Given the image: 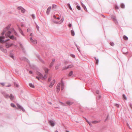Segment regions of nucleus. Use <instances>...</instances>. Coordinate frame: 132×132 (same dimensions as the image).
Returning <instances> with one entry per match:
<instances>
[{"mask_svg": "<svg viewBox=\"0 0 132 132\" xmlns=\"http://www.w3.org/2000/svg\"><path fill=\"white\" fill-rule=\"evenodd\" d=\"M9 97L11 100H12L14 98V96L12 94H11Z\"/></svg>", "mask_w": 132, "mask_h": 132, "instance_id": "18", "label": "nucleus"}, {"mask_svg": "<svg viewBox=\"0 0 132 132\" xmlns=\"http://www.w3.org/2000/svg\"><path fill=\"white\" fill-rule=\"evenodd\" d=\"M13 30L14 31V34L17 36V33L14 30V29H13Z\"/></svg>", "mask_w": 132, "mask_h": 132, "instance_id": "45", "label": "nucleus"}, {"mask_svg": "<svg viewBox=\"0 0 132 132\" xmlns=\"http://www.w3.org/2000/svg\"><path fill=\"white\" fill-rule=\"evenodd\" d=\"M100 122V121H92V122L93 123H97L99 122Z\"/></svg>", "mask_w": 132, "mask_h": 132, "instance_id": "22", "label": "nucleus"}, {"mask_svg": "<svg viewBox=\"0 0 132 132\" xmlns=\"http://www.w3.org/2000/svg\"><path fill=\"white\" fill-rule=\"evenodd\" d=\"M127 126L129 128H130V127L129 125V124L128 123H127Z\"/></svg>", "mask_w": 132, "mask_h": 132, "instance_id": "58", "label": "nucleus"}, {"mask_svg": "<svg viewBox=\"0 0 132 132\" xmlns=\"http://www.w3.org/2000/svg\"><path fill=\"white\" fill-rule=\"evenodd\" d=\"M45 70L46 73H47L48 71V70L47 68H45Z\"/></svg>", "mask_w": 132, "mask_h": 132, "instance_id": "33", "label": "nucleus"}, {"mask_svg": "<svg viewBox=\"0 0 132 132\" xmlns=\"http://www.w3.org/2000/svg\"><path fill=\"white\" fill-rule=\"evenodd\" d=\"M73 67V65L72 64L69 65L67 67H65L64 69H67L68 68H71Z\"/></svg>", "mask_w": 132, "mask_h": 132, "instance_id": "10", "label": "nucleus"}, {"mask_svg": "<svg viewBox=\"0 0 132 132\" xmlns=\"http://www.w3.org/2000/svg\"><path fill=\"white\" fill-rule=\"evenodd\" d=\"M110 45H111V46H113L114 45V43H112V42L110 43Z\"/></svg>", "mask_w": 132, "mask_h": 132, "instance_id": "42", "label": "nucleus"}, {"mask_svg": "<svg viewBox=\"0 0 132 132\" xmlns=\"http://www.w3.org/2000/svg\"><path fill=\"white\" fill-rule=\"evenodd\" d=\"M96 93L97 94H99V90H97L96 91Z\"/></svg>", "mask_w": 132, "mask_h": 132, "instance_id": "49", "label": "nucleus"}, {"mask_svg": "<svg viewBox=\"0 0 132 132\" xmlns=\"http://www.w3.org/2000/svg\"><path fill=\"white\" fill-rule=\"evenodd\" d=\"M39 60L41 62H42L43 63H44V61L42 59L39 58Z\"/></svg>", "mask_w": 132, "mask_h": 132, "instance_id": "38", "label": "nucleus"}, {"mask_svg": "<svg viewBox=\"0 0 132 132\" xmlns=\"http://www.w3.org/2000/svg\"><path fill=\"white\" fill-rule=\"evenodd\" d=\"M31 42L34 44H36L37 43V40H33Z\"/></svg>", "mask_w": 132, "mask_h": 132, "instance_id": "21", "label": "nucleus"}, {"mask_svg": "<svg viewBox=\"0 0 132 132\" xmlns=\"http://www.w3.org/2000/svg\"><path fill=\"white\" fill-rule=\"evenodd\" d=\"M84 9L85 10H86V11H87V9L86 8V6L84 8Z\"/></svg>", "mask_w": 132, "mask_h": 132, "instance_id": "55", "label": "nucleus"}, {"mask_svg": "<svg viewBox=\"0 0 132 132\" xmlns=\"http://www.w3.org/2000/svg\"><path fill=\"white\" fill-rule=\"evenodd\" d=\"M17 9L18 10H20L21 12L23 13H24L25 12V9L23 8L22 6H20L18 7Z\"/></svg>", "mask_w": 132, "mask_h": 132, "instance_id": "2", "label": "nucleus"}, {"mask_svg": "<svg viewBox=\"0 0 132 132\" xmlns=\"http://www.w3.org/2000/svg\"><path fill=\"white\" fill-rule=\"evenodd\" d=\"M60 66V64L57 65L56 66H55V69H57L58 68V67Z\"/></svg>", "mask_w": 132, "mask_h": 132, "instance_id": "34", "label": "nucleus"}, {"mask_svg": "<svg viewBox=\"0 0 132 132\" xmlns=\"http://www.w3.org/2000/svg\"><path fill=\"white\" fill-rule=\"evenodd\" d=\"M76 45L77 48V49L78 50L79 52H80V50L79 49V48L78 47V46L76 44Z\"/></svg>", "mask_w": 132, "mask_h": 132, "instance_id": "40", "label": "nucleus"}, {"mask_svg": "<svg viewBox=\"0 0 132 132\" xmlns=\"http://www.w3.org/2000/svg\"><path fill=\"white\" fill-rule=\"evenodd\" d=\"M13 45V44H9L7 43L6 44V48H9V47H11V46H12Z\"/></svg>", "mask_w": 132, "mask_h": 132, "instance_id": "13", "label": "nucleus"}, {"mask_svg": "<svg viewBox=\"0 0 132 132\" xmlns=\"http://www.w3.org/2000/svg\"><path fill=\"white\" fill-rule=\"evenodd\" d=\"M36 28L37 29H38L39 28V27L38 26H37Z\"/></svg>", "mask_w": 132, "mask_h": 132, "instance_id": "63", "label": "nucleus"}, {"mask_svg": "<svg viewBox=\"0 0 132 132\" xmlns=\"http://www.w3.org/2000/svg\"><path fill=\"white\" fill-rule=\"evenodd\" d=\"M11 39H12L14 40H16V38L15 37H14L13 35H12L11 36L9 37Z\"/></svg>", "mask_w": 132, "mask_h": 132, "instance_id": "19", "label": "nucleus"}, {"mask_svg": "<svg viewBox=\"0 0 132 132\" xmlns=\"http://www.w3.org/2000/svg\"><path fill=\"white\" fill-rule=\"evenodd\" d=\"M1 85H2L4 86V83H1Z\"/></svg>", "mask_w": 132, "mask_h": 132, "instance_id": "62", "label": "nucleus"}, {"mask_svg": "<svg viewBox=\"0 0 132 132\" xmlns=\"http://www.w3.org/2000/svg\"><path fill=\"white\" fill-rule=\"evenodd\" d=\"M61 85V83H58L56 86V89H57V91L59 92L60 89V86Z\"/></svg>", "mask_w": 132, "mask_h": 132, "instance_id": "3", "label": "nucleus"}, {"mask_svg": "<svg viewBox=\"0 0 132 132\" xmlns=\"http://www.w3.org/2000/svg\"><path fill=\"white\" fill-rule=\"evenodd\" d=\"M95 60L96 61V63L97 64H98V59H96V57H95Z\"/></svg>", "mask_w": 132, "mask_h": 132, "instance_id": "31", "label": "nucleus"}, {"mask_svg": "<svg viewBox=\"0 0 132 132\" xmlns=\"http://www.w3.org/2000/svg\"><path fill=\"white\" fill-rule=\"evenodd\" d=\"M51 8V6H50L47 9L46 11V13L47 14H48L49 13Z\"/></svg>", "mask_w": 132, "mask_h": 132, "instance_id": "12", "label": "nucleus"}, {"mask_svg": "<svg viewBox=\"0 0 132 132\" xmlns=\"http://www.w3.org/2000/svg\"><path fill=\"white\" fill-rule=\"evenodd\" d=\"M29 73L30 74H32V71H29Z\"/></svg>", "mask_w": 132, "mask_h": 132, "instance_id": "54", "label": "nucleus"}, {"mask_svg": "<svg viewBox=\"0 0 132 132\" xmlns=\"http://www.w3.org/2000/svg\"><path fill=\"white\" fill-rule=\"evenodd\" d=\"M88 123L89 124V125H90V126H92V124H91V122H88Z\"/></svg>", "mask_w": 132, "mask_h": 132, "instance_id": "53", "label": "nucleus"}, {"mask_svg": "<svg viewBox=\"0 0 132 132\" xmlns=\"http://www.w3.org/2000/svg\"><path fill=\"white\" fill-rule=\"evenodd\" d=\"M11 106L13 107H16L15 105L13 103H12L11 104Z\"/></svg>", "mask_w": 132, "mask_h": 132, "instance_id": "28", "label": "nucleus"}, {"mask_svg": "<svg viewBox=\"0 0 132 132\" xmlns=\"http://www.w3.org/2000/svg\"><path fill=\"white\" fill-rule=\"evenodd\" d=\"M68 6L69 7V9L71 10H72V8L70 6V4L69 3L68 4Z\"/></svg>", "mask_w": 132, "mask_h": 132, "instance_id": "29", "label": "nucleus"}, {"mask_svg": "<svg viewBox=\"0 0 132 132\" xmlns=\"http://www.w3.org/2000/svg\"><path fill=\"white\" fill-rule=\"evenodd\" d=\"M53 22L56 24H59L61 23L60 22H57L55 21H53Z\"/></svg>", "mask_w": 132, "mask_h": 132, "instance_id": "25", "label": "nucleus"}, {"mask_svg": "<svg viewBox=\"0 0 132 132\" xmlns=\"http://www.w3.org/2000/svg\"><path fill=\"white\" fill-rule=\"evenodd\" d=\"M115 105L116 106L117 108H118L119 107V105L117 104H115Z\"/></svg>", "mask_w": 132, "mask_h": 132, "instance_id": "43", "label": "nucleus"}, {"mask_svg": "<svg viewBox=\"0 0 132 132\" xmlns=\"http://www.w3.org/2000/svg\"><path fill=\"white\" fill-rule=\"evenodd\" d=\"M55 82V80H54L49 85V86L50 88H51L53 86V85Z\"/></svg>", "mask_w": 132, "mask_h": 132, "instance_id": "4", "label": "nucleus"}, {"mask_svg": "<svg viewBox=\"0 0 132 132\" xmlns=\"http://www.w3.org/2000/svg\"><path fill=\"white\" fill-rule=\"evenodd\" d=\"M49 123L50 125L52 126H54V125L55 123L53 121L50 120L49 121Z\"/></svg>", "mask_w": 132, "mask_h": 132, "instance_id": "8", "label": "nucleus"}, {"mask_svg": "<svg viewBox=\"0 0 132 132\" xmlns=\"http://www.w3.org/2000/svg\"><path fill=\"white\" fill-rule=\"evenodd\" d=\"M14 85L16 86V87H17L18 86V85L15 83H14Z\"/></svg>", "mask_w": 132, "mask_h": 132, "instance_id": "50", "label": "nucleus"}, {"mask_svg": "<svg viewBox=\"0 0 132 132\" xmlns=\"http://www.w3.org/2000/svg\"><path fill=\"white\" fill-rule=\"evenodd\" d=\"M39 76V77L37 76L36 77V78L37 79H38L39 80L40 79H42V78L40 77V76Z\"/></svg>", "mask_w": 132, "mask_h": 132, "instance_id": "32", "label": "nucleus"}, {"mask_svg": "<svg viewBox=\"0 0 132 132\" xmlns=\"http://www.w3.org/2000/svg\"><path fill=\"white\" fill-rule=\"evenodd\" d=\"M81 4H82V6L83 7V8L85 6H85V5L84 4H83L82 3H81Z\"/></svg>", "mask_w": 132, "mask_h": 132, "instance_id": "48", "label": "nucleus"}, {"mask_svg": "<svg viewBox=\"0 0 132 132\" xmlns=\"http://www.w3.org/2000/svg\"><path fill=\"white\" fill-rule=\"evenodd\" d=\"M61 90H62L64 88V84L62 81H61Z\"/></svg>", "mask_w": 132, "mask_h": 132, "instance_id": "14", "label": "nucleus"}, {"mask_svg": "<svg viewBox=\"0 0 132 132\" xmlns=\"http://www.w3.org/2000/svg\"><path fill=\"white\" fill-rule=\"evenodd\" d=\"M32 16L33 19H35V16L34 14H32Z\"/></svg>", "mask_w": 132, "mask_h": 132, "instance_id": "36", "label": "nucleus"}, {"mask_svg": "<svg viewBox=\"0 0 132 132\" xmlns=\"http://www.w3.org/2000/svg\"><path fill=\"white\" fill-rule=\"evenodd\" d=\"M30 39L31 41V42L33 39H32V38L31 37L30 38Z\"/></svg>", "mask_w": 132, "mask_h": 132, "instance_id": "57", "label": "nucleus"}, {"mask_svg": "<svg viewBox=\"0 0 132 132\" xmlns=\"http://www.w3.org/2000/svg\"><path fill=\"white\" fill-rule=\"evenodd\" d=\"M18 29H19V31L21 33V34L23 36H24V34L23 33V32L21 30V29L20 28H19Z\"/></svg>", "mask_w": 132, "mask_h": 132, "instance_id": "16", "label": "nucleus"}, {"mask_svg": "<svg viewBox=\"0 0 132 132\" xmlns=\"http://www.w3.org/2000/svg\"><path fill=\"white\" fill-rule=\"evenodd\" d=\"M0 49L2 52L4 53H6L7 52L6 50L4 49L1 46H0Z\"/></svg>", "mask_w": 132, "mask_h": 132, "instance_id": "6", "label": "nucleus"}, {"mask_svg": "<svg viewBox=\"0 0 132 132\" xmlns=\"http://www.w3.org/2000/svg\"><path fill=\"white\" fill-rule=\"evenodd\" d=\"M123 96L125 99V100H127L126 97L125 96V95H123Z\"/></svg>", "mask_w": 132, "mask_h": 132, "instance_id": "37", "label": "nucleus"}, {"mask_svg": "<svg viewBox=\"0 0 132 132\" xmlns=\"http://www.w3.org/2000/svg\"><path fill=\"white\" fill-rule=\"evenodd\" d=\"M51 78H49L48 79V81H50L51 80Z\"/></svg>", "mask_w": 132, "mask_h": 132, "instance_id": "61", "label": "nucleus"}, {"mask_svg": "<svg viewBox=\"0 0 132 132\" xmlns=\"http://www.w3.org/2000/svg\"><path fill=\"white\" fill-rule=\"evenodd\" d=\"M11 32L10 31H8L5 34V36L6 37H9L10 36V35L11 34Z\"/></svg>", "mask_w": 132, "mask_h": 132, "instance_id": "11", "label": "nucleus"}, {"mask_svg": "<svg viewBox=\"0 0 132 132\" xmlns=\"http://www.w3.org/2000/svg\"><path fill=\"white\" fill-rule=\"evenodd\" d=\"M85 119H86V121L88 122H88H89V121H88L87 120V119L86 118H85Z\"/></svg>", "mask_w": 132, "mask_h": 132, "instance_id": "60", "label": "nucleus"}, {"mask_svg": "<svg viewBox=\"0 0 132 132\" xmlns=\"http://www.w3.org/2000/svg\"><path fill=\"white\" fill-rule=\"evenodd\" d=\"M36 74L38 76H40V77L42 78V79L43 80L44 79H45L47 78L46 75V74H45L44 76L41 73L39 72H37Z\"/></svg>", "mask_w": 132, "mask_h": 132, "instance_id": "1", "label": "nucleus"}, {"mask_svg": "<svg viewBox=\"0 0 132 132\" xmlns=\"http://www.w3.org/2000/svg\"><path fill=\"white\" fill-rule=\"evenodd\" d=\"M123 39L126 40H127L128 39V37L125 35L123 36Z\"/></svg>", "mask_w": 132, "mask_h": 132, "instance_id": "24", "label": "nucleus"}, {"mask_svg": "<svg viewBox=\"0 0 132 132\" xmlns=\"http://www.w3.org/2000/svg\"><path fill=\"white\" fill-rule=\"evenodd\" d=\"M71 57H72L73 58H75V56L73 54H71Z\"/></svg>", "mask_w": 132, "mask_h": 132, "instance_id": "41", "label": "nucleus"}, {"mask_svg": "<svg viewBox=\"0 0 132 132\" xmlns=\"http://www.w3.org/2000/svg\"><path fill=\"white\" fill-rule=\"evenodd\" d=\"M17 106L18 108L20 109H21L22 111H24V110L23 108L22 107L21 105H20L17 104Z\"/></svg>", "mask_w": 132, "mask_h": 132, "instance_id": "9", "label": "nucleus"}, {"mask_svg": "<svg viewBox=\"0 0 132 132\" xmlns=\"http://www.w3.org/2000/svg\"><path fill=\"white\" fill-rule=\"evenodd\" d=\"M1 37V39H4L5 38V37L4 36H2Z\"/></svg>", "mask_w": 132, "mask_h": 132, "instance_id": "46", "label": "nucleus"}, {"mask_svg": "<svg viewBox=\"0 0 132 132\" xmlns=\"http://www.w3.org/2000/svg\"><path fill=\"white\" fill-rule=\"evenodd\" d=\"M72 25L71 24H69L68 25V26L69 27H70Z\"/></svg>", "mask_w": 132, "mask_h": 132, "instance_id": "51", "label": "nucleus"}, {"mask_svg": "<svg viewBox=\"0 0 132 132\" xmlns=\"http://www.w3.org/2000/svg\"><path fill=\"white\" fill-rule=\"evenodd\" d=\"M121 7L122 8H124L125 7V5H124L123 4H121Z\"/></svg>", "mask_w": 132, "mask_h": 132, "instance_id": "30", "label": "nucleus"}, {"mask_svg": "<svg viewBox=\"0 0 132 132\" xmlns=\"http://www.w3.org/2000/svg\"><path fill=\"white\" fill-rule=\"evenodd\" d=\"M66 103L68 105H70L72 104L73 103L72 102H70L69 101H68L66 102Z\"/></svg>", "mask_w": 132, "mask_h": 132, "instance_id": "20", "label": "nucleus"}, {"mask_svg": "<svg viewBox=\"0 0 132 132\" xmlns=\"http://www.w3.org/2000/svg\"><path fill=\"white\" fill-rule=\"evenodd\" d=\"M63 20H64V19L63 18V19H62L61 20V22H60L61 23H62L63 22Z\"/></svg>", "mask_w": 132, "mask_h": 132, "instance_id": "52", "label": "nucleus"}, {"mask_svg": "<svg viewBox=\"0 0 132 132\" xmlns=\"http://www.w3.org/2000/svg\"><path fill=\"white\" fill-rule=\"evenodd\" d=\"M77 8L79 10H80L81 9L80 7L79 6H77Z\"/></svg>", "mask_w": 132, "mask_h": 132, "instance_id": "35", "label": "nucleus"}, {"mask_svg": "<svg viewBox=\"0 0 132 132\" xmlns=\"http://www.w3.org/2000/svg\"><path fill=\"white\" fill-rule=\"evenodd\" d=\"M1 37H0V42L1 43L3 42L4 41V40L2 39H1Z\"/></svg>", "mask_w": 132, "mask_h": 132, "instance_id": "39", "label": "nucleus"}, {"mask_svg": "<svg viewBox=\"0 0 132 132\" xmlns=\"http://www.w3.org/2000/svg\"><path fill=\"white\" fill-rule=\"evenodd\" d=\"M84 9L85 10H86V11H87V9L86 8V6L84 8Z\"/></svg>", "mask_w": 132, "mask_h": 132, "instance_id": "56", "label": "nucleus"}, {"mask_svg": "<svg viewBox=\"0 0 132 132\" xmlns=\"http://www.w3.org/2000/svg\"><path fill=\"white\" fill-rule=\"evenodd\" d=\"M10 27V26H7L6 29H5V30H4L3 32L2 33V35H3L4 34L6 31L9 29Z\"/></svg>", "mask_w": 132, "mask_h": 132, "instance_id": "7", "label": "nucleus"}, {"mask_svg": "<svg viewBox=\"0 0 132 132\" xmlns=\"http://www.w3.org/2000/svg\"><path fill=\"white\" fill-rule=\"evenodd\" d=\"M55 61V59H52L51 62V63L50 65V67L51 68L53 65V64L54 63V62Z\"/></svg>", "mask_w": 132, "mask_h": 132, "instance_id": "5", "label": "nucleus"}, {"mask_svg": "<svg viewBox=\"0 0 132 132\" xmlns=\"http://www.w3.org/2000/svg\"><path fill=\"white\" fill-rule=\"evenodd\" d=\"M29 86H30V87L32 88H34V85L31 83H30L29 84Z\"/></svg>", "mask_w": 132, "mask_h": 132, "instance_id": "27", "label": "nucleus"}, {"mask_svg": "<svg viewBox=\"0 0 132 132\" xmlns=\"http://www.w3.org/2000/svg\"><path fill=\"white\" fill-rule=\"evenodd\" d=\"M10 56L12 58H13V59H14V56L13 55H12V54L10 55Z\"/></svg>", "mask_w": 132, "mask_h": 132, "instance_id": "44", "label": "nucleus"}, {"mask_svg": "<svg viewBox=\"0 0 132 132\" xmlns=\"http://www.w3.org/2000/svg\"><path fill=\"white\" fill-rule=\"evenodd\" d=\"M130 106L131 108L132 109V105L130 104Z\"/></svg>", "mask_w": 132, "mask_h": 132, "instance_id": "64", "label": "nucleus"}, {"mask_svg": "<svg viewBox=\"0 0 132 132\" xmlns=\"http://www.w3.org/2000/svg\"><path fill=\"white\" fill-rule=\"evenodd\" d=\"M2 93L5 97H9V95L8 94H5V92H3Z\"/></svg>", "mask_w": 132, "mask_h": 132, "instance_id": "17", "label": "nucleus"}, {"mask_svg": "<svg viewBox=\"0 0 132 132\" xmlns=\"http://www.w3.org/2000/svg\"><path fill=\"white\" fill-rule=\"evenodd\" d=\"M71 33L72 36H73L75 35V34L74 31L73 30H71Z\"/></svg>", "mask_w": 132, "mask_h": 132, "instance_id": "23", "label": "nucleus"}, {"mask_svg": "<svg viewBox=\"0 0 132 132\" xmlns=\"http://www.w3.org/2000/svg\"><path fill=\"white\" fill-rule=\"evenodd\" d=\"M115 8L116 9H118V7L117 6H116L115 7Z\"/></svg>", "mask_w": 132, "mask_h": 132, "instance_id": "59", "label": "nucleus"}, {"mask_svg": "<svg viewBox=\"0 0 132 132\" xmlns=\"http://www.w3.org/2000/svg\"><path fill=\"white\" fill-rule=\"evenodd\" d=\"M73 74V71H71L69 73V76H71Z\"/></svg>", "mask_w": 132, "mask_h": 132, "instance_id": "26", "label": "nucleus"}, {"mask_svg": "<svg viewBox=\"0 0 132 132\" xmlns=\"http://www.w3.org/2000/svg\"><path fill=\"white\" fill-rule=\"evenodd\" d=\"M30 31V29L28 28V29H27V32H29Z\"/></svg>", "mask_w": 132, "mask_h": 132, "instance_id": "47", "label": "nucleus"}, {"mask_svg": "<svg viewBox=\"0 0 132 132\" xmlns=\"http://www.w3.org/2000/svg\"><path fill=\"white\" fill-rule=\"evenodd\" d=\"M111 18L114 20V21L116 22H117L116 17L114 15H112L111 16Z\"/></svg>", "mask_w": 132, "mask_h": 132, "instance_id": "15", "label": "nucleus"}]
</instances>
